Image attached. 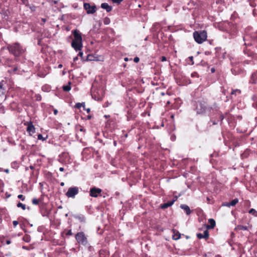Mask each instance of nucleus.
<instances>
[{
	"mask_svg": "<svg viewBox=\"0 0 257 257\" xmlns=\"http://www.w3.org/2000/svg\"><path fill=\"white\" fill-rule=\"evenodd\" d=\"M211 71L212 72H215V69L213 68H211Z\"/></svg>",
	"mask_w": 257,
	"mask_h": 257,
	"instance_id": "39",
	"label": "nucleus"
},
{
	"mask_svg": "<svg viewBox=\"0 0 257 257\" xmlns=\"http://www.w3.org/2000/svg\"><path fill=\"white\" fill-rule=\"evenodd\" d=\"M101 192V189L93 187L90 190V195L93 197H97Z\"/></svg>",
	"mask_w": 257,
	"mask_h": 257,
	"instance_id": "7",
	"label": "nucleus"
},
{
	"mask_svg": "<svg viewBox=\"0 0 257 257\" xmlns=\"http://www.w3.org/2000/svg\"><path fill=\"white\" fill-rule=\"evenodd\" d=\"M139 60H140L139 58L137 57H135L134 59V62L136 63H138L139 61Z\"/></svg>",
	"mask_w": 257,
	"mask_h": 257,
	"instance_id": "27",
	"label": "nucleus"
},
{
	"mask_svg": "<svg viewBox=\"0 0 257 257\" xmlns=\"http://www.w3.org/2000/svg\"><path fill=\"white\" fill-rule=\"evenodd\" d=\"M42 20H43L44 23L45 22V19H43Z\"/></svg>",
	"mask_w": 257,
	"mask_h": 257,
	"instance_id": "48",
	"label": "nucleus"
},
{
	"mask_svg": "<svg viewBox=\"0 0 257 257\" xmlns=\"http://www.w3.org/2000/svg\"><path fill=\"white\" fill-rule=\"evenodd\" d=\"M124 60H125V61H127L128 60V58H124Z\"/></svg>",
	"mask_w": 257,
	"mask_h": 257,
	"instance_id": "46",
	"label": "nucleus"
},
{
	"mask_svg": "<svg viewBox=\"0 0 257 257\" xmlns=\"http://www.w3.org/2000/svg\"><path fill=\"white\" fill-rule=\"evenodd\" d=\"M238 200L237 199H234L233 200H232L230 202L223 204V205L228 207H230L231 206H234L237 203H238Z\"/></svg>",
	"mask_w": 257,
	"mask_h": 257,
	"instance_id": "12",
	"label": "nucleus"
},
{
	"mask_svg": "<svg viewBox=\"0 0 257 257\" xmlns=\"http://www.w3.org/2000/svg\"><path fill=\"white\" fill-rule=\"evenodd\" d=\"M84 106H85L84 103H78L76 104V107L78 108H80L81 107H84Z\"/></svg>",
	"mask_w": 257,
	"mask_h": 257,
	"instance_id": "22",
	"label": "nucleus"
},
{
	"mask_svg": "<svg viewBox=\"0 0 257 257\" xmlns=\"http://www.w3.org/2000/svg\"><path fill=\"white\" fill-rule=\"evenodd\" d=\"M161 61H166V58L165 56H162L161 57Z\"/></svg>",
	"mask_w": 257,
	"mask_h": 257,
	"instance_id": "32",
	"label": "nucleus"
},
{
	"mask_svg": "<svg viewBox=\"0 0 257 257\" xmlns=\"http://www.w3.org/2000/svg\"><path fill=\"white\" fill-rule=\"evenodd\" d=\"M101 7L102 9L106 10L108 12L111 11L112 10L111 7L109 6L108 4L105 3L101 4Z\"/></svg>",
	"mask_w": 257,
	"mask_h": 257,
	"instance_id": "11",
	"label": "nucleus"
},
{
	"mask_svg": "<svg viewBox=\"0 0 257 257\" xmlns=\"http://www.w3.org/2000/svg\"><path fill=\"white\" fill-rule=\"evenodd\" d=\"M174 201H171L166 203H164L161 205V208L163 209H165L168 208L169 206H171L173 203Z\"/></svg>",
	"mask_w": 257,
	"mask_h": 257,
	"instance_id": "16",
	"label": "nucleus"
},
{
	"mask_svg": "<svg viewBox=\"0 0 257 257\" xmlns=\"http://www.w3.org/2000/svg\"><path fill=\"white\" fill-rule=\"evenodd\" d=\"M84 7L88 14H93L96 11L95 6H91L89 4H84Z\"/></svg>",
	"mask_w": 257,
	"mask_h": 257,
	"instance_id": "8",
	"label": "nucleus"
},
{
	"mask_svg": "<svg viewBox=\"0 0 257 257\" xmlns=\"http://www.w3.org/2000/svg\"><path fill=\"white\" fill-rule=\"evenodd\" d=\"M249 213L250 214H252L254 215L255 216H257V212L254 209H251L249 211Z\"/></svg>",
	"mask_w": 257,
	"mask_h": 257,
	"instance_id": "21",
	"label": "nucleus"
},
{
	"mask_svg": "<svg viewBox=\"0 0 257 257\" xmlns=\"http://www.w3.org/2000/svg\"><path fill=\"white\" fill-rule=\"evenodd\" d=\"M197 236L199 239L205 238L206 239L208 238V236H209L208 231L207 230H206L202 233H197Z\"/></svg>",
	"mask_w": 257,
	"mask_h": 257,
	"instance_id": "10",
	"label": "nucleus"
},
{
	"mask_svg": "<svg viewBox=\"0 0 257 257\" xmlns=\"http://www.w3.org/2000/svg\"><path fill=\"white\" fill-rule=\"evenodd\" d=\"M57 113H58V111H57V109H54V113L55 115H56V114H57Z\"/></svg>",
	"mask_w": 257,
	"mask_h": 257,
	"instance_id": "35",
	"label": "nucleus"
},
{
	"mask_svg": "<svg viewBox=\"0 0 257 257\" xmlns=\"http://www.w3.org/2000/svg\"><path fill=\"white\" fill-rule=\"evenodd\" d=\"M86 111H87V112H89L90 111V109L89 108H87L86 109Z\"/></svg>",
	"mask_w": 257,
	"mask_h": 257,
	"instance_id": "45",
	"label": "nucleus"
},
{
	"mask_svg": "<svg viewBox=\"0 0 257 257\" xmlns=\"http://www.w3.org/2000/svg\"><path fill=\"white\" fill-rule=\"evenodd\" d=\"M104 23L105 25H107L109 23V20L105 19L104 21Z\"/></svg>",
	"mask_w": 257,
	"mask_h": 257,
	"instance_id": "29",
	"label": "nucleus"
},
{
	"mask_svg": "<svg viewBox=\"0 0 257 257\" xmlns=\"http://www.w3.org/2000/svg\"><path fill=\"white\" fill-rule=\"evenodd\" d=\"M11 241H10V240H7V241H6V243H7V244H10L11 243Z\"/></svg>",
	"mask_w": 257,
	"mask_h": 257,
	"instance_id": "36",
	"label": "nucleus"
},
{
	"mask_svg": "<svg viewBox=\"0 0 257 257\" xmlns=\"http://www.w3.org/2000/svg\"><path fill=\"white\" fill-rule=\"evenodd\" d=\"M68 234H69V235H71L72 234V232H71V230L68 231Z\"/></svg>",
	"mask_w": 257,
	"mask_h": 257,
	"instance_id": "40",
	"label": "nucleus"
},
{
	"mask_svg": "<svg viewBox=\"0 0 257 257\" xmlns=\"http://www.w3.org/2000/svg\"><path fill=\"white\" fill-rule=\"evenodd\" d=\"M17 67H15V68L14 69V71L15 72V71H17Z\"/></svg>",
	"mask_w": 257,
	"mask_h": 257,
	"instance_id": "44",
	"label": "nucleus"
},
{
	"mask_svg": "<svg viewBox=\"0 0 257 257\" xmlns=\"http://www.w3.org/2000/svg\"><path fill=\"white\" fill-rule=\"evenodd\" d=\"M206 105L205 102H199L196 106V111L198 114L203 113L206 109Z\"/></svg>",
	"mask_w": 257,
	"mask_h": 257,
	"instance_id": "6",
	"label": "nucleus"
},
{
	"mask_svg": "<svg viewBox=\"0 0 257 257\" xmlns=\"http://www.w3.org/2000/svg\"><path fill=\"white\" fill-rule=\"evenodd\" d=\"M13 225L14 226H16L18 224V222L17 221H14L13 222Z\"/></svg>",
	"mask_w": 257,
	"mask_h": 257,
	"instance_id": "28",
	"label": "nucleus"
},
{
	"mask_svg": "<svg viewBox=\"0 0 257 257\" xmlns=\"http://www.w3.org/2000/svg\"><path fill=\"white\" fill-rule=\"evenodd\" d=\"M197 73L196 72H193L191 74L192 77H195V76H197Z\"/></svg>",
	"mask_w": 257,
	"mask_h": 257,
	"instance_id": "31",
	"label": "nucleus"
},
{
	"mask_svg": "<svg viewBox=\"0 0 257 257\" xmlns=\"http://www.w3.org/2000/svg\"><path fill=\"white\" fill-rule=\"evenodd\" d=\"M18 198L21 199L22 201H24L25 200V197H24V196L23 195H19L18 196Z\"/></svg>",
	"mask_w": 257,
	"mask_h": 257,
	"instance_id": "24",
	"label": "nucleus"
},
{
	"mask_svg": "<svg viewBox=\"0 0 257 257\" xmlns=\"http://www.w3.org/2000/svg\"><path fill=\"white\" fill-rule=\"evenodd\" d=\"M5 172H6L7 173H8L9 172V170H8V169H6V170H5Z\"/></svg>",
	"mask_w": 257,
	"mask_h": 257,
	"instance_id": "41",
	"label": "nucleus"
},
{
	"mask_svg": "<svg viewBox=\"0 0 257 257\" xmlns=\"http://www.w3.org/2000/svg\"><path fill=\"white\" fill-rule=\"evenodd\" d=\"M78 55L82 58L83 56V53L82 52H79L78 53Z\"/></svg>",
	"mask_w": 257,
	"mask_h": 257,
	"instance_id": "34",
	"label": "nucleus"
},
{
	"mask_svg": "<svg viewBox=\"0 0 257 257\" xmlns=\"http://www.w3.org/2000/svg\"><path fill=\"white\" fill-rule=\"evenodd\" d=\"M170 103V102L169 101H168L167 102V104H169Z\"/></svg>",
	"mask_w": 257,
	"mask_h": 257,
	"instance_id": "49",
	"label": "nucleus"
},
{
	"mask_svg": "<svg viewBox=\"0 0 257 257\" xmlns=\"http://www.w3.org/2000/svg\"><path fill=\"white\" fill-rule=\"evenodd\" d=\"M62 64H60V65H59V66H58V68H62Z\"/></svg>",
	"mask_w": 257,
	"mask_h": 257,
	"instance_id": "42",
	"label": "nucleus"
},
{
	"mask_svg": "<svg viewBox=\"0 0 257 257\" xmlns=\"http://www.w3.org/2000/svg\"><path fill=\"white\" fill-rule=\"evenodd\" d=\"M75 238L77 241L83 245L87 244V237L83 232H79L75 235Z\"/></svg>",
	"mask_w": 257,
	"mask_h": 257,
	"instance_id": "4",
	"label": "nucleus"
},
{
	"mask_svg": "<svg viewBox=\"0 0 257 257\" xmlns=\"http://www.w3.org/2000/svg\"><path fill=\"white\" fill-rule=\"evenodd\" d=\"M241 93V91L239 89L233 90L231 93V95H237Z\"/></svg>",
	"mask_w": 257,
	"mask_h": 257,
	"instance_id": "18",
	"label": "nucleus"
},
{
	"mask_svg": "<svg viewBox=\"0 0 257 257\" xmlns=\"http://www.w3.org/2000/svg\"><path fill=\"white\" fill-rule=\"evenodd\" d=\"M9 51L15 56H19L24 52L23 49L18 43H15L8 47Z\"/></svg>",
	"mask_w": 257,
	"mask_h": 257,
	"instance_id": "3",
	"label": "nucleus"
},
{
	"mask_svg": "<svg viewBox=\"0 0 257 257\" xmlns=\"http://www.w3.org/2000/svg\"><path fill=\"white\" fill-rule=\"evenodd\" d=\"M189 59H190V60H193V57H189Z\"/></svg>",
	"mask_w": 257,
	"mask_h": 257,
	"instance_id": "47",
	"label": "nucleus"
},
{
	"mask_svg": "<svg viewBox=\"0 0 257 257\" xmlns=\"http://www.w3.org/2000/svg\"><path fill=\"white\" fill-rule=\"evenodd\" d=\"M18 207L21 208L23 210L26 209V205L21 202H19L17 205Z\"/></svg>",
	"mask_w": 257,
	"mask_h": 257,
	"instance_id": "19",
	"label": "nucleus"
},
{
	"mask_svg": "<svg viewBox=\"0 0 257 257\" xmlns=\"http://www.w3.org/2000/svg\"><path fill=\"white\" fill-rule=\"evenodd\" d=\"M59 170H60V171H61V172H63V171H64V168H62V167H60V168H59Z\"/></svg>",
	"mask_w": 257,
	"mask_h": 257,
	"instance_id": "37",
	"label": "nucleus"
},
{
	"mask_svg": "<svg viewBox=\"0 0 257 257\" xmlns=\"http://www.w3.org/2000/svg\"><path fill=\"white\" fill-rule=\"evenodd\" d=\"M181 208L185 211L187 215L190 214L191 211L188 206L186 205H182L181 206Z\"/></svg>",
	"mask_w": 257,
	"mask_h": 257,
	"instance_id": "14",
	"label": "nucleus"
},
{
	"mask_svg": "<svg viewBox=\"0 0 257 257\" xmlns=\"http://www.w3.org/2000/svg\"><path fill=\"white\" fill-rule=\"evenodd\" d=\"M78 59V57H75L73 58V61H76Z\"/></svg>",
	"mask_w": 257,
	"mask_h": 257,
	"instance_id": "38",
	"label": "nucleus"
},
{
	"mask_svg": "<svg viewBox=\"0 0 257 257\" xmlns=\"http://www.w3.org/2000/svg\"><path fill=\"white\" fill-rule=\"evenodd\" d=\"M60 185H61V186H63L64 185V182H61Z\"/></svg>",
	"mask_w": 257,
	"mask_h": 257,
	"instance_id": "43",
	"label": "nucleus"
},
{
	"mask_svg": "<svg viewBox=\"0 0 257 257\" xmlns=\"http://www.w3.org/2000/svg\"><path fill=\"white\" fill-rule=\"evenodd\" d=\"M21 1L22 2L23 4L26 5H27L28 4V0H21Z\"/></svg>",
	"mask_w": 257,
	"mask_h": 257,
	"instance_id": "30",
	"label": "nucleus"
},
{
	"mask_svg": "<svg viewBox=\"0 0 257 257\" xmlns=\"http://www.w3.org/2000/svg\"><path fill=\"white\" fill-rule=\"evenodd\" d=\"M123 0H112V1L113 2V3H117V4H119Z\"/></svg>",
	"mask_w": 257,
	"mask_h": 257,
	"instance_id": "26",
	"label": "nucleus"
},
{
	"mask_svg": "<svg viewBox=\"0 0 257 257\" xmlns=\"http://www.w3.org/2000/svg\"><path fill=\"white\" fill-rule=\"evenodd\" d=\"M27 131L30 135H32L35 132V128L31 122H29L28 123Z\"/></svg>",
	"mask_w": 257,
	"mask_h": 257,
	"instance_id": "9",
	"label": "nucleus"
},
{
	"mask_svg": "<svg viewBox=\"0 0 257 257\" xmlns=\"http://www.w3.org/2000/svg\"><path fill=\"white\" fill-rule=\"evenodd\" d=\"M209 225L207 226V228H213L215 225V221L213 219H209L208 220Z\"/></svg>",
	"mask_w": 257,
	"mask_h": 257,
	"instance_id": "13",
	"label": "nucleus"
},
{
	"mask_svg": "<svg viewBox=\"0 0 257 257\" xmlns=\"http://www.w3.org/2000/svg\"><path fill=\"white\" fill-rule=\"evenodd\" d=\"M249 227V226H247L239 225L236 227L235 229L237 230H247L248 229Z\"/></svg>",
	"mask_w": 257,
	"mask_h": 257,
	"instance_id": "15",
	"label": "nucleus"
},
{
	"mask_svg": "<svg viewBox=\"0 0 257 257\" xmlns=\"http://www.w3.org/2000/svg\"><path fill=\"white\" fill-rule=\"evenodd\" d=\"M74 39L71 43V46L77 51H80L82 47V40L81 33L77 30L72 31Z\"/></svg>",
	"mask_w": 257,
	"mask_h": 257,
	"instance_id": "1",
	"label": "nucleus"
},
{
	"mask_svg": "<svg viewBox=\"0 0 257 257\" xmlns=\"http://www.w3.org/2000/svg\"><path fill=\"white\" fill-rule=\"evenodd\" d=\"M63 89L65 91H68L71 89V87L69 85H65L63 87Z\"/></svg>",
	"mask_w": 257,
	"mask_h": 257,
	"instance_id": "20",
	"label": "nucleus"
},
{
	"mask_svg": "<svg viewBox=\"0 0 257 257\" xmlns=\"http://www.w3.org/2000/svg\"><path fill=\"white\" fill-rule=\"evenodd\" d=\"M193 37L197 43L201 44L206 40L207 33L205 31L201 32L195 31L193 33Z\"/></svg>",
	"mask_w": 257,
	"mask_h": 257,
	"instance_id": "2",
	"label": "nucleus"
},
{
	"mask_svg": "<svg viewBox=\"0 0 257 257\" xmlns=\"http://www.w3.org/2000/svg\"><path fill=\"white\" fill-rule=\"evenodd\" d=\"M181 237V234L177 231L175 232V231H174V235H173V239L174 240H177L179 239Z\"/></svg>",
	"mask_w": 257,
	"mask_h": 257,
	"instance_id": "17",
	"label": "nucleus"
},
{
	"mask_svg": "<svg viewBox=\"0 0 257 257\" xmlns=\"http://www.w3.org/2000/svg\"><path fill=\"white\" fill-rule=\"evenodd\" d=\"M3 83H4L3 81L1 82V83H0V88L1 89H3Z\"/></svg>",
	"mask_w": 257,
	"mask_h": 257,
	"instance_id": "33",
	"label": "nucleus"
},
{
	"mask_svg": "<svg viewBox=\"0 0 257 257\" xmlns=\"http://www.w3.org/2000/svg\"><path fill=\"white\" fill-rule=\"evenodd\" d=\"M79 189L77 187H70L68 189L66 195L68 198H74L75 195L78 193Z\"/></svg>",
	"mask_w": 257,
	"mask_h": 257,
	"instance_id": "5",
	"label": "nucleus"
},
{
	"mask_svg": "<svg viewBox=\"0 0 257 257\" xmlns=\"http://www.w3.org/2000/svg\"><path fill=\"white\" fill-rule=\"evenodd\" d=\"M32 203H33V204L38 205L39 204V200H38L36 198H34L32 200Z\"/></svg>",
	"mask_w": 257,
	"mask_h": 257,
	"instance_id": "23",
	"label": "nucleus"
},
{
	"mask_svg": "<svg viewBox=\"0 0 257 257\" xmlns=\"http://www.w3.org/2000/svg\"><path fill=\"white\" fill-rule=\"evenodd\" d=\"M38 139L42 140L43 141L45 140V139L43 138V136L41 134H39L38 135Z\"/></svg>",
	"mask_w": 257,
	"mask_h": 257,
	"instance_id": "25",
	"label": "nucleus"
}]
</instances>
